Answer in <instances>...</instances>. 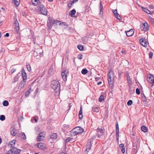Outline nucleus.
I'll list each match as a JSON object with an SVG mask.
<instances>
[{
  "label": "nucleus",
  "instance_id": "nucleus-16",
  "mask_svg": "<svg viewBox=\"0 0 154 154\" xmlns=\"http://www.w3.org/2000/svg\"><path fill=\"white\" fill-rule=\"evenodd\" d=\"M103 5L101 4V2H100L99 5V8L100 10V12L99 14L100 16L101 17L102 16L103 14Z\"/></svg>",
  "mask_w": 154,
  "mask_h": 154
},
{
  "label": "nucleus",
  "instance_id": "nucleus-44",
  "mask_svg": "<svg viewBox=\"0 0 154 154\" xmlns=\"http://www.w3.org/2000/svg\"><path fill=\"white\" fill-rule=\"evenodd\" d=\"M26 66L28 70L29 71H30L31 70V69L30 65L29 64L27 65H26Z\"/></svg>",
  "mask_w": 154,
  "mask_h": 154
},
{
  "label": "nucleus",
  "instance_id": "nucleus-23",
  "mask_svg": "<svg viewBox=\"0 0 154 154\" xmlns=\"http://www.w3.org/2000/svg\"><path fill=\"white\" fill-rule=\"evenodd\" d=\"M119 148L122 153H124L125 151L124 145L122 143L120 144L119 145Z\"/></svg>",
  "mask_w": 154,
  "mask_h": 154
},
{
  "label": "nucleus",
  "instance_id": "nucleus-3",
  "mask_svg": "<svg viewBox=\"0 0 154 154\" xmlns=\"http://www.w3.org/2000/svg\"><path fill=\"white\" fill-rule=\"evenodd\" d=\"M60 21H57V20H55L52 17H49L48 18V21L47 23V26L48 29H51L52 28L53 25L55 23H58L60 22Z\"/></svg>",
  "mask_w": 154,
  "mask_h": 154
},
{
  "label": "nucleus",
  "instance_id": "nucleus-30",
  "mask_svg": "<svg viewBox=\"0 0 154 154\" xmlns=\"http://www.w3.org/2000/svg\"><path fill=\"white\" fill-rule=\"evenodd\" d=\"M104 100V96L103 94H101L99 98V101L102 102Z\"/></svg>",
  "mask_w": 154,
  "mask_h": 154
},
{
  "label": "nucleus",
  "instance_id": "nucleus-61",
  "mask_svg": "<svg viewBox=\"0 0 154 154\" xmlns=\"http://www.w3.org/2000/svg\"><path fill=\"white\" fill-rule=\"evenodd\" d=\"M2 142V139L0 138V144Z\"/></svg>",
  "mask_w": 154,
  "mask_h": 154
},
{
  "label": "nucleus",
  "instance_id": "nucleus-55",
  "mask_svg": "<svg viewBox=\"0 0 154 154\" xmlns=\"http://www.w3.org/2000/svg\"><path fill=\"white\" fill-rule=\"evenodd\" d=\"M5 37H8L9 36V34L8 33H6L5 35Z\"/></svg>",
  "mask_w": 154,
  "mask_h": 154
},
{
  "label": "nucleus",
  "instance_id": "nucleus-57",
  "mask_svg": "<svg viewBox=\"0 0 154 154\" xmlns=\"http://www.w3.org/2000/svg\"><path fill=\"white\" fill-rule=\"evenodd\" d=\"M75 2V0H73L71 2L70 4H71V5L73 4Z\"/></svg>",
  "mask_w": 154,
  "mask_h": 154
},
{
  "label": "nucleus",
  "instance_id": "nucleus-53",
  "mask_svg": "<svg viewBox=\"0 0 154 154\" xmlns=\"http://www.w3.org/2000/svg\"><path fill=\"white\" fill-rule=\"evenodd\" d=\"M101 36H103V39H104V35H103V34H102V35H99L98 36V39H100V37Z\"/></svg>",
  "mask_w": 154,
  "mask_h": 154
},
{
  "label": "nucleus",
  "instance_id": "nucleus-36",
  "mask_svg": "<svg viewBox=\"0 0 154 154\" xmlns=\"http://www.w3.org/2000/svg\"><path fill=\"white\" fill-rule=\"evenodd\" d=\"M8 104L9 103L7 100H5L4 101L3 103V105L4 106H7Z\"/></svg>",
  "mask_w": 154,
  "mask_h": 154
},
{
  "label": "nucleus",
  "instance_id": "nucleus-6",
  "mask_svg": "<svg viewBox=\"0 0 154 154\" xmlns=\"http://www.w3.org/2000/svg\"><path fill=\"white\" fill-rule=\"evenodd\" d=\"M140 140L138 137H137L134 140H133L132 142L133 147H135L139 148L140 146Z\"/></svg>",
  "mask_w": 154,
  "mask_h": 154
},
{
  "label": "nucleus",
  "instance_id": "nucleus-48",
  "mask_svg": "<svg viewBox=\"0 0 154 154\" xmlns=\"http://www.w3.org/2000/svg\"><path fill=\"white\" fill-rule=\"evenodd\" d=\"M78 58L80 60L82 59V55L81 54H79L78 56Z\"/></svg>",
  "mask_w": 154,
  "mask_h": 154
},
{
  "label": "nucleus",
  "instance_id": "nucleus-28",
  "mask_svg": "<svg viewBox=\"0 0 154 154\" xmlns=\"http://www.w3.org/2000/svg\"><path fill=\"white\" fill-rule=\"evenodd\" d=\"M142 131L144 132H146L147 131V128L144 126H142L141 127Z\"/></svg>",
  "mask_w": 154,
  "mask_h": 154
},
{
  "label": "nucleus",
  "instance_id": "nucleus-8",
  "mask_svg": "<svg viewBox=\"0 0 154 154\" xmlns=\"http://www.w3.org/2000/svg\"><path fill=\"white\" fill-rule=\"evenodd\" d=\"M91 141L88 142L86 146L84 147L83 149L84 150V154H87L89 150L91 149L92 146Z\"/></svg>",
  "mask_w": 154,
  "mask_h": 154
},
{
  "label": "nucleus",
  "instance_id": "nucleus-42",
  "mask_svg": "<svg viewBox=\"0 0 154 154\" xmlns=\"http://www.w3.org/2000/svg\"><path fill=\"white\" fill-rule=\"evenodd\" d=\"M96 105H94L93 107H92V111L93 112H96Z\"/></svg>",
  "mask_w": 154,
  "mask_h": 154
},
{
  "label": "nucleus",
  "instance_id": "nucleus-59",
  "mask_svg": "<svg viewBox=\"0 0 154 154\" xmlns=\"http://www.w3.org/2000/svg\"><path fill=\"white\" fill-rule=\"evenodd\" d=\"M102 83L101 82H100L97 83V85H99Z\"/></svg>",
  "mask_w": 154,
  "mask_h": 154
},
{
  "label": "nucleus",
  "instance_id": "nucleus-9",
  "mask_svg": "<svg viewBox=\"0 0 154 154\" xmlns=\"http://www.w3.org/2000/svg\"><path fill=\"white\" fill-rule=\"evenodd\" d=\"M45 133L44 131L40 132L37 138V140L38 141H42L45 137Z\"/></svg>",
  "mask_w": 154,
  "mask_h": 154
},
{
  "label": "nucleus",
  "instance_id": "nucleus-47",
  "mask_svg": "<svg viewBox=\"0 0 154 154\" xmlns=\"http://www.w3.org/2000/svg\"><path fill=\"white\" fill-rule=\"evenodd\" d=\"M15 141L14 140H13L11 141L10 143V145L11 146L15 144Z\"/></svg>",
  "mask_w": 154,
  "mask_h": 154
},
{
  "label": "nucleus",
  "instance_id": "nucleus-17",
  "mask_svg": "<svg viewBox=\"0 0 154 154\" xmlns=\"http://www.w3.org/2000/svg\"><path fill=\"white\" fill-rule=\"evenodd\" d=\"M57 134L56 133H53L49 136L48 139L50 140V139H57Z\"/></svg>",
  "mask_w": 154,
  "mask_h": 154
},
{
  "label": "nucleus",
  "instance_id": "nucleus-63",
  "mask_svg": "<svg viewBox=\"0 0 154 154\" xmlns=\"http://www.w3.org/2000/svg\"><path fill=\"white\" fill-rule=\"evenodd\" d=\"M48 1L50 2H52L53 1V0H48Z\"/></svg>",
  "mask_w": 154,
  "mask_h": 154
},
{
  "label": "nucleus",
  "instance_id": "nucleus-41",
  "mask_svg": "<svg viewBox=\"0 0 154 154\" xmlns=\"http://www.w3.org/2000/svg\"><path fill=\"white\" fill-rule=\"evenodd\" d=\"M133 103L132 101L131 100H129L127 102V104L128 106L131 105Z\"/></svg>",
  "mask_w": 154,
  "mask_h": 154
},
{
  "label": "nucleus",
  "instance_id": "nucleus-62",
  "mask_svg": "<svg viewBox=\"0 0 154 154\" xmlns=\"http://www.w3.org/2000/svg\"><path fill=\"white\" fill-rule=\"evenodd\" d=\"M60 154H66V153L63 152H61Z\"/></svg>",
  "mask_w": 154,
  "mask_h": 154
},
{
  "label": "nucleus",
  "instance_id": "nucleus-10",
  "mask_svg": "<svg viewBox=\"0 0 154 154\" xmlns=\"http://www.w3.org/2000/svg\"><path fill=\"white\" fill-rule=\"evenodd\" d=\"M148 81L151 83H154V76L151 74H148L147 76Z\"/></svg>",
  "mask_w": 154,
  "mask_h": 154
},
{
  "label": "nucleus",
  "instance_id": "nucleus-19",
  "mask_svg": "<svg viewBox=\"0 0 154 154\" xmlns=\"http://www.w3.org/2000/svg\"><path fill=\"white\" fill-rule=\"evenodd\" d=\"M134 33L133 30L132 29H131L126 32V34L129 37L131 36Z\"/></svg>",
  "mask_w": 154,
  "mask_h": 154
},
{
  "label": "nucleus",
  "instance_id": "nucleus-33",
  "mask_svg": "<svg viewBox=\"0 0 154 154\" xmlns=\"http://www.w3.org/2000/svg\"><path fill=\"white\" fill-rule=\"evenodd\" d=\"M149 18L150 21L152 23V26L154 28V18L152 17H149Z\"/></svg>",
  "mask_w": 154,
  "mask_h": 154
},
{
  "label": "nucleus",
  "instance_id": "nucleus-39",
  "mask_svg": "<svg viewBox=\"0 0 154 154\" xmlns=\"http://www.w3.org/2000/svg\"><path fill=\"white\" fill-rule=\"evenodd\" d=\"M77 48L80 51H82L83 50V47L81 45H79L77 46Z\"/></svg>",
  "mask_w": 154,
  "mask_h": 154
},
{
  "label": "nucleus",
  "instance_id": "nucleus-54",
  "mask_svg": "<svg viewBox=\"0 0 154 154\" xmlns=\"http://www.w3.org/2000/svg\"><path fill=\"white\" fill-rule=\"evenodd\" d=\"M149 6V8L151 9H153L154 8V7L152 5H150Z\"/></svg>",
  "mask_w": 154,
  "mask_h": 154
},
{
  "label": "nucleus",
  "instance_id": "nucleus-20",
  "mask_svg": "<svg viewBox=\"0 0 154 154\" xmlns=\"http://www.w3.org/2000/svg\"><path fill=\"white\" fill-rule=\"evenodd\" d=\"M19 137L20 138L22 139L23 140L26 139V137L25 133L23 132H21L19 134Z\"/></svg>",
  "mask_w": 154,
  "mask_h": 154
},
{
  "label": "nucleus",
  "instance_id": "nucleus-49",
  "mask_svg": "<svg viewBox=\"0 0 154 154\" xmlns=\"http://www.w3.org/2000/svg\"><path fill=\"white\" fill-rule=\"evenodd\" d=\"M71 140V138L70 137H68L67 138L65 141L66 143H68Z\"/></svg>",
  "mask_w": 154,
  "mask_h": 154
},
{
  "label": "nucleus",
  "instance_id": "nucleus-5",
  "mask_svg": "<svg viewBox=\"0 0 154 154\" xmlns=\"http://www.w3.org/2000/svg\"><path fill=\"white\" fill-rule=\"evenodd\" d=\"M39 7L41 14L45 15H47L48 11L44 6L40 4Z\"/></svg>",
  "mask_w": 154,
  "mask_h": 154
},
{
  "label": "nucleus",
  "instance_id": "nucleus-31",
  "mask_svg": "<svg viewBox=\"0 0 154 154\" xmlns=\"http://www.w3.org/2000/svg\"><path fill=\"white\" fill-rule=\"evenodd\" d=\"M16 130L15 129H13L11 131L10 133L13 136L16 135Z\"/></svg>",
  "mask_w": 154,
  "mask_h": 154
},
{
  "label": "nucleus",
  "instance_id": "nucleus-22",
  "mask_svg": "<svg viewBox=\"0 0 154 154\" xmlns=\"http://www.w3.org/2000/svg\"><path fill=\"white\" fill-rule=\"evenodd\" d=\"M141 8L142 9V10L146 13L147 14H150L151 12L148 9L146 8H144L143 6L141 7Z\"/></svg>",
  "mask_w": 154,
  "mask_h": 154
},
{
  "label": "nucleus",
  "instance_id": "nucleus-25",
  "mask_svg": "<svg viewBox=\"0 0 154 154\" xmlns=\"http://www.w3.org/2000/svg\"><path fill=\"white\" fill-rule=\"evenodd\" d=\"M113 12L116 16V17L119 20V17H120V15L117 12V10L116 9L115 10H113Z\"/></svg>",
  "mask_w": 154,
  "mask_h": 154
},
{
  "label": "nucleus",
  "instance_id": "nucleus-43",
  "mask_svg": "<svg viewBox=\"0 0 154 154\" xmlns=\"http://www.w3.org/2000/svg\"><path fill=\"white\" fill-rule=\"evenodd\" d=\"M14 82H17L18 80V77L17 76V75H16L14 77Z\"/></svg>",
  "mask_w": 154,
  "mask_h": 154
},
{
  "label": "nucleus",
  "instance_id": "nucleus-29",
  "mask_svg": "<svg viewBox=\"0 0 154 154\" xmlns=\"http://www.w3.org/2000/svg\"><path fill=\"white\" fill-rule=\"evenodd\" d=\"M14 2V5L16 6H18L20 3V0H13Z\"/></svg>",
  "mask_w": 154,
  "mask_h": 154
},
{
  "label": "nucleus",
  "instance_id": "nucleus-1",
  "mask_svg": "<svg viewBox=\"0 0 154 154\" xmlns=\"http://www.w3.org/2000/svg\"><path fill=\"white\" fill-rule=\"evenodd\" d=\"M114 72L113 71H110L108 74V81L109 87L113 88V83L114 82Z\"/></svg>",
  "mask_w": 154,
  "mask_h": 154
},
{
  "label": "nucleus",
  "instance_id": "nucleus-52",
  "mask_svg": "<svg viewBox=\"0 0 154 154\" xmlns=\"http://www.w3.org/2000/svg\"><path fill=\"white\" fill-rule=\"evenodd\" d=\"M16 71V69H11V73L12 74V73H13L14 72H15Z\"/></svg>",
  "mask_w": 154,
  "mask_h": 154
},
{
  "label": "nucleus",
  "instance_id": "nucleus-21",
  "mask_svg": "<svg viewBox=\"0 0 154 154\" xmlns=\"http://www.w3.org/2000/svg\"><path fill=\"white\" fill-rule=\"evenodd\" d=\"M26 81L22 80L20 82L19 86V87L21 89L23 88L24 85L26 84Z\"/></svg>",
  "mask_w": 154,
  "mask_h": 154
},
{
  "label": "nucleus",
  "instance_id": "nucleus-40",
  "mask_svg": "<svg viewBox=\"0 0 154 154\" xmlns=\"http://www.w3.org/2000/svg\"><path fill=\"white\" fill-rule=\"evenodd\" d=\"M5 119V117L4 115H1L0 116V120L1 121H4Z\"/></svg>",
  "mask_w": 154,
  "mask_h": 154
},
{
  "label": "nucleus",
  "instance_id": "nucleus-51",
  "mask_svg": "<svg viewBox=\"0 0 154 154\" xmlns=\"http://www.w3.org/2000/svg\"><path fill=\"white\" fill-rule=\"evenodd\" d=\"M30 93V92L29 91H26L25 93L26 96H28L29 95Z\"/></svg>",
  "mask_w": 154,
  "mask_h": 154
},
{
  "label": "nucleus",
  "instance_id": "nucleus-15",
  "mask_svg": "<svg viewBox=\"0 0 154 154\" xmlns=\"http://www.w3.org/2000/svg\"><path fill=\"white\" fill-rule=\"evenodd\" d=\"M140 41L141 45L143 46L146 47L147 45V42L146 41L145 39H144L143 38H141L140 40Z\"/></svg>",
  "mask_w": 154,
  "mask_h": 154
},
{
  "label": "nucleus",
  "instance_id": "nucleus-35",
  "mask_svg": "<svg viewBox=\"0 0 154 154\" xmlns=\"http://www.w3.org/2000/svg\"><path fill=\"white\" fill-rule=\"evenodd\" d=\"M81 72L82 74L85 75L88 72V70L86 69H84L82 70Z\"/></svg>",
  "mask_w": 154,
  "mask_h": 154
},
{
  "label": "nucleus",
  "instance_id": "nucleus-18",
  "mask_svg": "<svg viewBox=\"0 0 154 154\" xmlns=\"http://www.w3.org/2000/svg\"><path fill=\"white\" fill-rule=\"evenodd\" d=\"M22 74L23 78V80L26 81V73L25 72L24 69L22 70Z\"/></svg>",
  "mask_w": 154,
  "mask_h": 154
},
{
  "label": "nucleus",
  "instance_id": "nucleus-34",
  "mask_svg": "<svg viewBox=\"0 0 154 154\" xmlns=\"http://www.w3.org/2000/svg\"><path fill=\"white\" fill-rule=\"evenodd\" d=\"M116 132L117 135H118V134L119 133V125L118 123L116 124Z\"/></svg>",
  "mask_w": 154,
  "mask_h": 154
},
{
  "label": "nucleus",
  "instance_id": "nucleus-14",
  "mask_svg": "<svg viewBox=\"0 0 154 154\" xmlns=\"http://www.w3.org/2000/svg\"><path fill=\"white\" fill-rule=\"evenodd\" d=\"M143 27L142 30L144 31H146L148 30L149 29V27L148 23L146 22L143 24Z\"/></svg>",
  "mask_w": 154,
  "mask_h": 154
},
{
  "label": "nucleus",
  "instance_id": "nucleus-46",
  "mask_svg": "<svg viewBox=\"0 0 154 154\" xmlns=\"http://www.w3.org/2000/svg\"><path fill=\"white\" fill-rule=\"evenodd\" d=\"M19 29V26H16L14 29V30L16 31L17 33L18 32V31Z\"/></svg>",
  "mask_w": 154,
  "mask_h": 154
},
{
  "label": "nucleus",
  "instance_id": "nucleus-27",
  "mask_svg": "<svg viewBox=\"0 0 154 154\" xmlns=\"http://www.w3.org/2000/svg\"><path fill=\"white\" fill-rule=\"evenodd\" d=\"M39 0H32V4L35 6H36L38 3Z\"/></svg>",
  "mask_w": 154,
  "mask_h": 154
},
{
  "label": "nucleus",
  "instance_id": "nucleus-26",
  "mask_svg": "<svg viewBox=\"0 0 154 154\" xmlns=\"http://www.w3.org/2000/svg\"><path fill=\"white\" fill-rule=\"evenodd\" d=\"M76 13V11L75 9H73L72 10H71L69 13V15L71 17H73L75 14Z\"/></svg>",
  "mask_w": 154,
  "mask_h": 154
},
{
  "label": "nucleus",
  "instance_id": "nucleus-13",
  "mask_svg": "<svg viewBox=\"0 0 154 154\" xmlns=\"http://www.w3.org/2000/svg\"><path fill=\"white\" fill-rule=\"evenodd\" d=\"M68 72H66V70L63 71L61 73L62 77L64 81H66L67 79V74Z\"/></svg>",
  "mask_w": 154,
  "mask_h": 154
},
{
  "label": "nucleus",
  "instance_id": "nucleus-60",
  "mask_svg": "<svg viewBox=\"0 0 154 154\" xmlns=\"http://www.w3.org/2000/svg\"><path fill=\"white\" fill-rule=\"evenodd\" d=\"M34 120L35 121V122H37L38 121V120L36 119L35 118H34Z\"/></svg>",
  "mask_w": 154,
  "mask_h": 154
},
{
  "label": "nucleus",
  "instance_id": "nucleus-24",
  "mask_svg": "<svg viewBox=\"0 0 154 154\" xmlns=\"http://www.w3.org/2000/svg\"><path fill=\"white\" fill-rule=\"evenodd\" d=\"M82 106H81L80 108V110L79 112V118L80 119H82V118L83 117V115H82Z\"/></svg>",
  "mask_w": 154,
  "mask_h": 154
},
{
  "label": "nucleus",
  "instance_id": "nucleus-11",
  "mask_svg": "<svg viewBox=\"0 0 154 154\" xmlns=\"http://www.w3.org/2000/svg\"><path fill=\"white\" fill-rule=\"evenodd\" d=\"M38 147L41 149L44 150L46 149L45 144L42 143H39L37 144Z\"/></svg>",
  "mask_w": 154,
  "mask_h": 154
},
{
  "label": "nucleus",
  "instance_id": "nucleus-2",
  "mask_svg": "<svg viewBox=\"0 0 154 154\" xmlns=\"http://www.w3.org/2000/svg\"><path fill=\"white\" fill-rule=\"evenodd\" d=\"M51 87L55 91H56V92L59 91L60 90V83L58 81L55 80L52 81L51 83Z\"/></svg>",
  "mask_w": 154,
  "mask_h": 154
},
{
  "label": "nucleus",
  "instance_id": "nucleus-58",
  "mask_svg": "<svg viewBox=\"0 0 154 154\" xmlns=\"http://www.w3.org/2000/svg\"><path fill=\"white\" fill-rule=\"evenodd\" d=\"M116 139L118 140V141L119 134H118V135H117V133H116Z\"/></svg>",
  "mask_w": 154,
  "mask_h": 154
},
{
  "label": "nucleus",
  "instance_id": "nucleus-64",
  "mask_svg": "<svg viewBox=\"0 0 154 154\" xmlns=\"http://www.w3.org/2000/svg\"><path fill=\"white\" fill-rule=\"evenodd\" d=\"M71 4L70 5V4H69L68 5V7H69V8L70 7H71Z\"/></svg>",
  "mask_w": 154,
  "mask_h": 154
},
{
  "label": "nucleus",
  "instance_id": "nucleus-37",
  "mask_svg": "<svg viewBox=\"0 0 154 154\" xmlns=\"http://www.w3.org/2000/svg\"><path fill=\"white\" fill-rule=\"evenodd\" d=\"M141 95L142 97V99H143V102H146V97L145 95L144 94H141Z\"/></svg>",
  "mask_w": 154,
  "mask_h": 154
},
{
  "label": "nucleus",
  "instance_id": "nucleus-38",
  "mask_svg": "<svg viewBox=\"0 0 154 154\" xmlns=\"http://www.w3.org/2000/svg\"><path fill=\"white\" fill-rule=\"evenodd\" d=\"M15 20V22H14V25L15 26H19V24L18 22L17 19H14Z\"/></svg>",
  "mask_w": 154,
  "mask_h": 154
},
{
  "label": "nucleus",
  "instance_id": "nucleus-50",
  "mask_svg": "<svg viewBox=\"0 0 154 154\" xmlns=\"http://www.w3.org/2000/svg\"><path fill=\"white\" fill-rule=\"evenodd\" d=\"M153 56V53L152 52H150L149 53V57L151 58Z\"/></svg>",
  "mask_w": 154,
  "mask_h": 154
},
{
  "label": "nucleus",
  "instance_id": "nucleus-12",
  "mask_svg": "<svg viewBox=\"0 0 154 154\" xmlns=\"http://www.w3.org/2000/svg\"><path fill=\"white\" fill-rule=\"evenodd\" d=\"M97 135L98 137L100 138L103 134V131L102 128H98L97 129Z\"/></svg>",
  "mask_w": 154,
  "mask_h": 154
},
{
  "label": "nucleus",
  "instance_id": "nucleus-45",
  "mask_svg": "<svg viewBox=\"0 0 154 154\" xmlns=\"http://www.w3.org/2000/svg\"><path fill=\"white\" fill-rule=\"evenodd\" d=\"M136 94H137V95H139L140 94V92L139 89L138 88H137L136 89Z\"/></svg>",
  "mask_w": 154,
  "mask_h": 154
},
{
  "label": "nucleus",
  "instance_id": "nucleus-4",
  "mask_svg": "<svg viewBox=\"0 0 154 154\" xmlns=\"http://www.w3.org/2000/svg\"><path fill=\"white\" fill-rule=\"evenodd\" d=\"M75 135L82 133L84 131V129L80 127H76L72 130Z\"/></svg>",
  "mask_w": 154,
  "mask_h": 154
},
{
  "label": "nucleus",
  "instance_id": "nucleus-56",
  "mask_svg": "<svg viewBox=\"0 0 154 154\" xmlns=\"http://www.w3.org/2000/svg\"><path fill=\"white\" fill-rule=\"evenodd\" d=\"M122 53L123 54H126V52L125 51V50H122L121 51Z\"/></svg>",
  "mask_w": 154,
  "mask_h": 154
},
{
  "label": "nucleus",
  "instance_id": "nucleus-32",
  "mask_svg": "<svg viewBox=\"0 0 154 154\" xmlns=\"http://www.w3.org/2000/svg\"><path fill=\"white\" fill-rule=\"evenodd\" d=\"M127 79L129 84H131L132 83V79L130 78V76H129V75L128 76H127Z\"/></svg>",
  "mask_w": 154,
  "mask_h": 154
},
{
  "label": "nucleus",
  "instance_id": "nucleus-7",
  "mask_svg": "<svg viewBox=\"0 0 154 154\" xmlns=\"http://www.w3.org/2000/svg\"><path fill=\"white\" fill-rule=\"evenodd\" d=\"M20 152V150L15 147L12 148L8 151L9 154H19Z\"/></svg>",
  "mask_w": 154,
  "mask_h": 154
}]
</instances>
